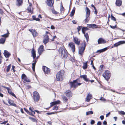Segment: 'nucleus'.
<instances>
[{
	"label": "nucleus",
	"instance_id": "49",
	"mask_svg": "<svg viewBox=\"0 0 125 125\" xmlns=\"http://www.w3.org/2000/svg\"><path fill=\"white\" fill-rule=\"evenodd\" d=\"M82 26H79L77 28V31L78 32H79L81 30V28L82 29Z\"/></svg>",
	"mask_w": 125,
	"mask_h": 125
},
{
	"label": "nucleus",
	"instance_id": "54",
	"mask_svg": "<svg viewBox=\"0 0 125 125\" xmlns=\"http://www.w3.org/2000/svg\"><path fill=\"white\" fill-rule=\"evenodd\" d=\"M15 66H14V65H12V68L11 69V70H12L13 71V72H15L16 71L15 70Z\"/></svg>",
	"mask_w": 125,
	"mask_h": 125
},
{
	"label": "nucleus",
	"instance_id": "42",
	"mask_svg": "<svg viewBox=\"0 0 125 125\" xmlns=\"http://www.w3.org/2000/svg\"><path fill=\"white\" fill-rule=\"evenodd\" d=\"M29 118L31 119L32 121L35 122H37V121L36 120V119L35 118H32V117H29Z\"/></svg>",
	"mask_w": 125,
	"mask_h": 125
},
{
	"label": "nucleus",
	"instance_id": "19",
	"mask_svg": "<svg viewBox=\"0 0 125 125\" xmlns=\"http://www.w3.org/2000/svg\"><path fill=\"white\" fill-rule=\"evenodd\" d=\"M44 51V46L43 45H41L39 48L38 52L39 55H41Z\"/></svg>",
	"mask_w": 125,
	"mask_h": 125
},
{
	"label": "nucleus",
	"instance_id": "15",
	"mask_svg": "<svg viewBox=\"0 0 125 125\" xmlns=\"http://www.w3.org/2000/svg\"><path fill=\"white\" fill-rule=\"evenodd\" d=\"M3 87L6 89L8 91V93L10 94L12 96L14 97L15 98H16V97L14 93L12 92V91L10 88L9 87H7L5 86H4Z\"/></svg>",
	"mask_w": 125,
	"mask_h": 125
},
{
	"label": "nucleus",
	"instance_id": "22",
	"mask_svg": "<svg viewBox=\"0 0 125 125\" xmlns=\"http://www.w3.org/2000/svg\"><path fill=\"white\" fill-rule=\"evenodd\" d=\"M97 42L98 44H100L105 43L106 42V41L102 38H100L98 39Z\"/></svg>",
	"mask_w": 125,
	"mask_h": 125
},
{
	"label": "nucleus",
	"instance_id": "36",
	"mask_svg": "<svg viewBox=\"0 0 125 125\" xmlns=\"http://www.w3.org/2000/svg\"><path fill=\"white\" fill-rule=\"evenodd\" d=\"M123 42L122 41H119L117 42L114 45L113 47H116L120 44L123 43Z\"/></svg>",
	"mask_w": 125,
	"mask_h": 125
},
{
	"label": "nucleus",
	"instance_id": "2",
	"mask_svg": "<svg viewBox=\"0 0 125 125\" xmlns=\"http://www.w3.org/2000/svg\"><path fill=\"white\" fill-rule=\"evenodd\" d=\"M58 51L60 55L62 56V59H65L68 56V52L66 49L63 47H60Z\"/></svg>",
	"mask_w": 125,
	"mask_h": 125
},
{
	"label": "nucleus",
	"instance_id": "28",
	"mask_svg": "<svg viewBox=\"0 0 125 125\" xmlns=\"http://www.w3.org/2000/svg\"><path fill=\"white\" fill-rule=\"evenodd\" d=\"M36 51H35L33 48L31 51V53L32 56L34 59H35L36 57Z\"/></svg>",
	"mask_w": 125,
	"mask_h": 125
},
{
	"label": "nucleus",
	"instance_id": "57",
	"mask_svg": "<svg viewBox=\"0 0 125 125\" xmlns=\"http://www.w3.org/2000/svg\"><path fill=\"white\" fill-rule=\"evenodd\" d=\"M55 112H51V113H47V114L48 115H52V114H55Z\"/></svg>",
	"mask_w": 125,
	"mask_h": 125
},
{
	"label": "nucleus",
	"instance_id": "26",
	"mask_svg": "<svg viewBox=\"0 0 125 125\" xmlns=\"http://www.w3.org/2000/svg\"><path fill=\"white\" fill-rule=\"evenodd\" d=\"M3 54L5 57L6 58L9 57L11 55V54L6 50L4 51Z\"/></svg>",
	"mask_w": 125,
	"mask_h": 125
},
{
	"label": "nucleus",
	"instance_id": "52",
	"mask_svg": "<svg viewBox=\"0 0 125 125\" xmlns=\"http://www.w3.org/2000/svg\"><path fill=\"white\" fill-rule=\"evenodd\" d=\"M104 66V65H103L102 64L100 65V69L99 70L100 71H102L103 70V68Z\"/></svg>",
	"mask_w": 125,
	"mask_h": 125
},
{
	"label": "nucleus",
	"instance_id": "11",
	"mask_svg": "<svg viewBox=\"0 0 125 125\" xmlns=\"http://www.w3.org/2000/svg\"><path fill=\"white\" fill-rule=\"evenodd\" d=\"M46 3L50 7H54L53 6V5L54 3V0H47Z\"/></svg>",
	"mask_w": 125,
	"mask_h": 125
},
{
	"label": "nucleus",
	"instance_id": "30",
	"mask_svg": "<svg viewBox=\"0 0 125 125\" xmlns=\"http://www.w3.org/2000/svg\"><path fill=\"white\" fill-rule=\"evenodd\" d=\"M86 16H90V14L91 11L87 7H86Z\"/></svg>",
	"mask_w": 125,
	"mask_h": 125
},
{
	"label": "nucleus",
	"instance_id": "12",
	"mask_svg": "<svg viewBox=\"0 0 125 125\" xmlns=\"http://www.w3.org/2000/svg\"><path fill=\"white\" fill-rule=\"evenodd\" d=\"M29 31L31 32L33 37H37L38 36V33L35 30L30 29L29 30Z\"/></svg>",
	"mask_w": 125,
	"mask_h": 125
},
{
	"label": "nucleus",
	"instance_id": "7",
	"mask_svg": "<svg viewBox=\"0 0 125 125\" xmlns=\"http://www.w3.org/2000/svg\"><path fill=\"white\" fill-rule=\"evenodd\" d=\"M49 35H52L49 32L46 31L43 36V42L44 44H46L48 42L49 40Z\"/></svg>",
	"mask_w": 125,
	"mask_h": 125
},
{
	"label": "nucleus",
	"instance_id": "41",
	"mask_svg": "<svg viewBox=\"0 0 125 125\" xmlns=\"http://www.w3.org/2000/svg\"><path fill=\"white\" fill-rule=\"evenodd\" d=\"M60 11L62 13H63L64 11V9L62 4L61 6Z\"/></svg>",
	"mask_w": 125,
	"mask_h": 125
},
{
	"label": "nucleus",
	"instance_id": "55",
	"mask_svg": "<svg viewBox=\"0 0 125 125\" xmlns=\"http://www.w3.org/2000/svg\"><path fill=\"white\" fill-rule=\"evenodd\" d=\"M40 55H39L37 56L35 59H34L33 60L37 62L38 61V59L39 58Z\"/></svg>",
	"mask_w": 125,
	"mask_h": 125
},
{
	"label": "nucleus",
	"instance_id": "29",
	"mask_svg": "<svg viewBox=\"0 0 125 125\" xmlns=\"http://www.w3.org/2000/svg\"><path fill=\"white\" fill-rule=\"evenodd\" d=\"M7 31L6 33L4 34L3 35H2L1 36V37H3V38H5L6 39V38L8 37L9 36V35L10 34L8 30V29L7 30Z\"/></svg>",
	"mask_w": 125,
	"mask_h": 125
},
{
	"label": "nucleus",
	"instance_id": "25",
	"mask_svg": "<svg viewBox=\"0 0 125 125\" xmlns=\"http://www.w3.org/2000/svg\"><path fill=\"white\" fill-rule=\"evenodd\" d=\"M92 95L89 93L87 96L86 100L87 102H89L90 101L91 99H92Z\"/></svg>",
	"mask_w": 125,
	"mask_h": 125
},
{
	"label": "nucleus",
	"instance_id": "13",
	"mask_svg": "<svg viewBox=\"0 0 125 125\" xmlns=\"http://www.w3.org/2000/svg\"><path fill=\"white\" fill-rule=\"evenodd\" d=\"M68 46L71 48L73 52H74L75 51V48L74 43L72 42L69 43L68 44Z\"/></svg>",
	"mask_w": 125,
	"mask_h": 125
},
{
	"label": "nucleus",
	"instance_id": "24",
	"mask_svg": "<svg viewBox=\"0 0 125 125\" xmlns=\"http://www.w3.org/2000/svg\"><path fill=\"white\" fill-rule=\"evenodd\" d=\"M87 27L89 28L93 29L97 28H98L97 26L95 24H88Z\"/></svg>",
	"mask_w": 125,
	"mask_h": 125
},
{
	"label": "nucleus",
	"instance_id": "50",
	"mask_svg": "<svg viewBox=\"0 0 125 125\" xmlns=\"http://www.w3.org/2000/svg\"><path fill=\"white\" fill-rule=\"evenodd\" d=\"M50 107H52V106L55 105V103L54 102H51L50 103Z\"/></svg>",
	"mask_w": 125,
	"mask_h": 125
},
{
	"label": "nucleus",
	"instance_id": "44",
	"mask_svg": "<svg viewBox=\"0 0 125 125\" xmlns=\"http://www.w3.org/2000/svg\"><path fill=\"white\" fill-rule=\"evenodd\" d=\"M93 114V112L92 111H89L86 112V115H88L90 114Z\"/></svg>",
	"mask_w": 125,
	"mask_h": 125
},
{
	"label": "nucleus",
	"instance_id": "31",
	"mask_svg": "<svg viewBox=\"0 0 125 125\" xmlns=\"http://www.w3.org/2000/svg\"><path fill=\"white\" fill-rule=\"evenodd\" d=\"M86 17L85 19L83 21L85 23L88 22L90 19V16H86Z\"/></svg>",
	"mask_w": 125,
	"mask_h": 125
},
{
	"label": "nucleus",
	"instance_id": "21",
	"mask_svg": "<svg viewBox=\"0 0 125 125\" xmlns=\"http://www.w3.org/2000/svg\"><path fill=\"white\" fill-rule=\"evenodd\" d=\"M38 18H36V16L35 15H33L32 16V19L33 20L36 21H40V18H42V17L41 14H39L38 16Z\"/></svg>",
	"mask_w": 125,
	"mask_h": 125
},
{
	"label": "nucleus",
	"instance_id": "62",
	"mask_svg": "<svg viewBox=\"0 0 125 125\" xmlns=\"http://www.w3.org/2000/svg\"><path fill=\"white\" fill-rule=\"evenodd\" d=\"M100 118L102 120H103L104 118V117L103 115L101 116L100 117Z\"/></svg>",
	"mask_w": 125,
	"mask_h": 125
},
{
	"label": "nucleus",
	"instance_id": "5",
	"mask_svg": "<svg viewBox=\"0 0 125 125\" xmlns=\"http://www.w3.org/2000/svg\"><path fill=\"white\" fill-rule=\"evenodd\" d=\"M33 98L35 103L38 102L40 99V95L36 91L33 93Z\"/></svg>",
	"mask_w": 125,
	"mask_h": 125
},
{
	"label": "nucleus",
	"instance_id": "51",
	"mask_svg": "<svg viewBox=\"0 0 125 125\" xmlns=\"http://www.w3.org/2000/svg\"><path fill=\"white\" fill-rule=\"evenodd\" d=\"M110 27L111 28L114 29L117 28V25L116 24L115 26H112L110 25Z\"/></svg>",
	"mask_w": 125,
	"mask_h": 125
},
{
	"label": "nucleus",
	"instance_id": "1",
	"mask_svg": "<svg viewBox=\"0 0 125 125\" xmlns=\"http://www.w3.org/2000/svg\"><path fill=\"white\" fill-rule=\"evenodd\" d=\"M80 78H78L75 80H73L72 82L69 81V83L71 88H74L75 89L78 86L81 85L82 83H80Z\"/></svg>",
	"mask_w": 125,
	"mask_h": 125
},
{
	"label": "nucleus",
	"instance_id": "43",
	"mask_svg": "<svg viewBox=\"0 0 125 125\" xmlns=\"http://www.w3.org/2000/svg\"><path fill=\"white\" fill-rule=\"evenodd\" d=\"M75 12V10L73 9L71 13L70 14V16L71 17L73 16Z\"/></svg>",
	"mask_w": 125,
	"mask_h": 125
},
{
	"label": "nucleus",
	"instance_id": "63",
	"mask_svg": "<svg viewBox=\"0 0 125 125\" xmlns=\"http://www.w3.org/2000/svg\"><path fill=\"white\" fill-rule=\"evenodd\" d=\"M51 28L52 30L54 29H55V27L53 25H51Z\"/></svg>",
	"mask_w": 125,
	"mask_h": 125
},
{
	"label": "nucleus",
	"instance_id": "59",
	"mask_svg": "<svg viewBox=\"0 0 125 125\" xmlns=\"http://www.w3.org/2000/svg\"><path fill=\"white\" fill-rule=\"evenodd\" d=\"M0 13L1 14H2L4 13L3 10L1 9H0Z\"/></svg>",
	"mask_w": 125,
	"mask_h": 125
},
{
	"label": "nucleus",
	"instance_id": "4",
	"mask_svg": "<svg viewBox=\"0 0 125 125\" xmlns=\"http://www.w3.org/2000/svg\"><path fill=\"white\" fill-rule=\"evenodd\" d=\"M86 45V42L84 41L79 48L78 53L82 57L83 55Z\"/></svg>",
	"mask_w": 125,
	"mask_h": 125
},
{
	"label": "nucleus",
	"instance_id": "53",
	"mask_svg": "<svg viewBox=\"0 0 125 125\" xmlns=\"http://www.w3.org/2000/svg\"><path fill=\"white\" fill-rule=\"evenodd\" d=\"M58 107L56 105L55 106H54L53 108V110H58Z\"/></svg>",
	"mask_w": 125,
	"mask_h": 125
},
{
	"label": "nucleus",
	"instance_id": "35",
	"mask_svg": "<svg viewBox=\"0 0 125 125\" xmlns=\"http://www.w3.org/2000/svg\"><path fill=\"white\" fill-rule=\"evenodd\" d=\"M107 49H108L107 47L105 48L104 49L97 50L96 52L101 53L107 50Z\"/></svg>",
	"mask_w": 125,
	"mask_h": 125
},
{
	"label": "nucleus",
	"instance_id": "23",
	"mask_svg": "<svg viewBox=\"0 0 125 125\" xmlns=\"http://www.w3.org/2000/svg\"><path fill=\"white\" fill-rule=\"evenodd\" d=\"M8 101L9 104L10 105L15 107L17 106V105L15 104L14 103V101L10 99H8Z\"/></svg>",
	"mask_w": 125,
	"mask_h": 125
},
{
	"label": "nucleus",
	"instance_id": "64",
	"mask_svg": "<svg viewBox=\"0 0 125 125\" xmlns=\"http://www.w3.org/2000/svg\"><path fill=\"white\" fill-rule=\"evenodd\" d=\"M102 123L100 121L98 122L97 123V125H101Z\"/></svg>",
	"mask_w": 125,
	"mask_h": 125
},
{
	"label": "nucleus",
	"instance_id": "20",
	"mask_svg": "<svg viewBox=\"0 0 125 125\" xmlns=\"http://www.w3.org/2000/svg\"><path fill=\"white\" fill-rule=\"evenodd\" d=\"M65 94H66V95L68 97H71L73 95L72 93L70 90H66Z\"/></svg>",
	"mask_w": 125,
	"mask_h": 125
},
{
	"label": "nucleus",
	"instance_id": "46",
	"mask_svg": "<svg viewBox=\"0 0 125 125\" xmlns=\"http://www.w3.org/2000/svg\"><path fill=\"white\" fill-rule=\"evenodd\" d=\"M119 114L124 115L125 114V112L123 111H121L119 112Z\"/></svg>",
	"mask_w": 125,
	"mask_h": 125
},
{
	"label": "nucleus",
	"instance_id": "39",
	"mask_svg": "<svg viewBox=\"0 0 125 125\" xmlns=\"http://www.w3.org/2000/svg\"><path fill=\"white\" fill-rule=\"evenodd\" d=\"M52 13L54 14L57 15L59 14V13L55 10L54 8L52 10Z\"/></svg>",
	"mask_w": 125,
	"mask_h": 125
},
{
	"label": "nucleus",
	"instance_id": "47",
	"mask_svg": "<svg viewBox=\"0 0 125 125\" xmlns=\"http://www.w3.org/2000/svg\"><path fill=\"white\" fill-rule=\"evenodd\" d=\"M100 100L104 102H105L106 101V100L104 97H101L100 98Z\"/></svg>",
	"mask_w": 125,
	"mask_h": 125
},
{
	"label": "nucleus",
	"instance_id": "32",
	"mask_svg": "<svg viewBox=\"0 0 125 125\" xmlns=\"http://www.w3.org/2000/svg\"><path fill=\"white\" fill-rule=\"evenodd\" d=\"M62 98L63 103L65 104L66 103L68 100V99L67 97L65 96H63L62 97Z\"/></svg>",
	"mask_w": 125,
	"mask_h": 125
},
{
	"label": "nucleus",
	"instance_id": "6",
	"mask_svg": "<svg viewBox=\"0 0 125 125\" xmlns=\"http://www.w3.org/2000/svg\"><path fill=\"white\" fill-rule=\"evenodd\" d=\"M102 76L106 80L108 81L111 76V73L110 71L108 70H105Z\"/></svg>",
	"mask_w": 125,
	"mask_h": 125
},
{
	"label": "nucleus",
	"instance_id": "8",
	"mask_svg": "<svg viewBox=\"0 0 125 125\" xmlns=\"http://www.w3.org/2000/svg\"><path fill=\"white\" fill-rule=\"evenodd\" d=\"M89 30V29L87 27H83L82 29V32L84 34V36L86 39L87 42H88L89 40V36L88 34L87 33H85V31L87 30Z\"/></svg>",
	"mask_w": 125,
	"mask_h": 125
},
{
	"label": "nucleus",
	"instance_id": "27",
	"mask_svg": "<svg viewBox=\"0 0 125 125\" xmlns=\"http://www.w3.org/2000/svg\"><path fill=\"white\" fill-rule=\"evenodd\" d=\"M122 3L121 0H116L115 3L117 6L120 7L121 6Z\"/></svg>",
	"mask_w": 125,
	"mask_h": 125
},
{
	"label": "nucleus",
	"instance_id": "56",
	"mask_svg": "<svg viewBox=\"0 0 125 125\" xmlns=\"http://www.w3.org/2000/svg\"><path fill=\"white\" fill-rule=\"evenodd\" d=\"M24 110H25V111H26L27 114H30V113L29 111H28V110L26 108H24Z\"/></svg>",
	"mask_w": 125,
	"mask_h": 125
},
{
	"label": "nucleus",
	"instance_id": "17",
	"mask_svg": "<svg viewBox=\"0 0 125 125\" xmlns=\"http://www.w3.org/2000/svg\"><path fill=\"white\" fill-rule=\"evenodd\" d=\"M23 3V0H16L15 4L16 6L18 7L22 6Z\"/></svg>",
	"mask_w": 125,
	"mask_h": 125
},
{
	"label": "nucleus",
	"instance_id": "58",
	"mask_svg": "<svg viewBox=\"0 0 125 125\" xmlns=\"http://www.w3.org/2000/svg\"><path fill=\"white\" fill-rule=\"evenodd\" d=\"M56 38H57V37L55 35L53 37L52 39L51 40L52 41H54V39Z\"/></svg>",
	"mask_w": 125,
	"mask_h": 125
},
{
	"label": "nucleus",
	"instance_id": "14",
	"mask_svg": "<svg viewBox=\"0 0 125 125\" xmlns=\"http://www.w3.org/2000/svg\"><path fill=\"white\" fill-rule=\"evenodd\" d=\"M21 79L23 80L24 82L25 83V82H30L31 80L28 79L26 75L23 73L21 75Z\"/></svg>",
	"mask_w": 125,
	"mask_h": 125
},
{
	"label": "nucleus",
	"instance_id": "10",
	"mask_svg": "<svg viewBox=\"0 0 125 125\" xmlns=\"http://www.w3.org/2000/svg\"><path fill=\"white\" fill-rule=\"evenodd\" d=\"M80 77V78H82L86 82H90L92 83H93L94 82V80H90L89 79L87 78V75L85 74H84L82 75H81Z\"/></svg>",
	"mask_w": 125,
	"mask_h": 125
},
{
	"label": "nucleus",
	"instance_id": "3",
	"mask_svg": "<svg viewBox=\"0 0 125 125\" xmlns=\"http://www.w3.org/2000/svg\"><path fill=\"white\" fill-rule=\"evenodd\" d=\"M65 73V71L62 70L58 72L56 74V79L57 81H62L64 78Z\"/></svg>",
	"mask_w": 125,
	"mask_h": 125
},
{
	"label": "nucleus",
	"instance_id": "18",
	"mask_svg": "<svg viewBox=\"0 0 125 125\" xmlns=\"http://www.w3.org/2000/svg\"><path fill=\"white\" fill-rule=\"evenodd\" d=\"M80 40L76 37H73V41L74 43L78 45H79L80 44Z\"/></svg>",
	"mask_w": 125,
	"mask_h": 125
},
{
	"label": "nucleus",
	"instance_id": "45",
	"mask_svg": "<svg viewBox=\"0 0 125 125\" xmlns=\"http://www.w3.org/2000/svg\"><path fill=\"white\" fill-rule=\"evenodd\" d=\"M55 105L58 104H60L61 101L59 100H58L55 101H54Z\"/></svg>",
	"mask_w": 125,
	"mask_h": 125
},
{
	"label": "nucleus",
	"instance_id": "61",
	"mask_svg": "<svg viewBox=\"0 0 125 125\" xmlns=\"http://www.w3.org/2000/svg\"><path fill=\"white\" fill-rule=\"evenodd\" d=\"M94 59L93 57H90V58L89 60H90L91 61H94Z\"/></svg>",
	"mask_w": 125,
	"mask_h": 125
},
{
	"label": "nucleus",
	"instance_id": "9",
	"mask_svg": "<svg viewBox=\"0 0 125 125\" xmlns=\"http://www.w3.org/2000/svg\"><path fill=\"white\" fill-rule=\"evenodd\" d=\"M29 5L28 7L26 10L27 12L28 13H30L31 14L33 13V10L34 9L32 7V5L31 3L29 2V1L28 0Z\"/></svg>",
	"mask_w": 125,
	"mask_h": 125
},
{
	"label": "nucleus",
	"instance_id": "34",
	"mask_svg": "<svg viewBox=\"0 0 125 125\" xmlns=\"http://www.w3.org/2000/svg\"><path fill=\"white\" fill-rule=\"evenodd\" d=\"M33 62H34L32 64V68L33 71H34L35 67L37 62L33 60Z\"/></svg>",
	"mask_w": 125,
	"mask_h": 125
},
{
	"label": "nucleus",
	"instance_id": "37",
	"mask_svg": "<svg viewBox=\"0 0 125 125\" xmlns=\"http://www.w3.org/2000/svg\"><path fill=\"white\" fill-rule=\"evenodd\" d=\"M6 39L5 38H1L0 39V43L4 44L5 41Z\"/></svg>",
	"mask_w": 125,
	"mask_h": 125
},
{
	"label": "nucleus",
	"instance_id": "33",
	"mask_svg": "<svg viewBox=\"0 0 125 125\" xmlns=\"http://www.w3.org/2000/svg\"><path fill=\"white\" fill-rule=\"evenodd\" d=\"M88 61H87L85 62H84L83 63V66L82 68L83 69H86L88 67Z\"/></svg>",
	"mask_w": 125,
	"mask_h": 125
},
{
	"label": "nucleus",
	"instance_id": "16",
	"mask_svg": "<svg viewBox=\"0 0 125 125\" xmlns=\"http://www.w3.org/2000/svg\"><path fill=\"white\" fill-rule=\"evenodd\" d=\"M42 69L45 74H49L50 72V69L47 67L43 66L42 67Z\"/></svg>",
	"mask_w": 125,
	"mask_h": 125
},
{
	"label": "nucleus",
	"instance_id": "48",
	"mask_svg": "<svg viewBox=\"0 0 125 125\" xmlns=\"http://www.w3.org/2000/svg\"><path fill=\"white\" fill-rule=\"evenodd\" d=\"M35 111H33V112H31V113H30L29 114L30 115H31V116L35 117V116L34 115L35 114Z\"/></svg>",
	"mask_w": 125,
	"mask_h": 125
},
{
	"label": "nucleus",
	"instance_id": "60",
	"mask_svg": "<svg viewBox=\"0 0 125 125\" xmlns=\"http://www.w3.org/2000/svg\"><path fill=\"white\" fill-rule=\"evenodd\" d=\"M95 123V121L93 120H92L91 122V125L94 124Z\"/></svg>",
	"mask_w": 125,
	"mask_h": 125
},
{
	"label": "nucleus",
	"instance_id": "38",
	"mask_svg": "<svg viewBox=\"0 0 125 125\" xmlns=\"http://www.w3.org/2000/svg\"><path fill=\"white\" fill-rule=\"evenodd\" d=\"M111 20L114 21H115L116 23V19L115 17L112 14H111Z\"/></svg>",
	"mask_w": 125,
	"mask_h": 125
},
{
	"label": "nucleus",
	"instance_id": "40",
	"mask_svg": "<svg viewBox=\"0 0 125 125\" xmlns=\"http://www.w3.org/2000/svg\"><path fill=\"white\" fill-rule=\"evenodd\" d=\"M11 65V64H10L7 66L6 70L7 72H8L10 71Z\"/></svg>",
	"mask_w": 125,
	"mask_h": 125
}]
</instances>
